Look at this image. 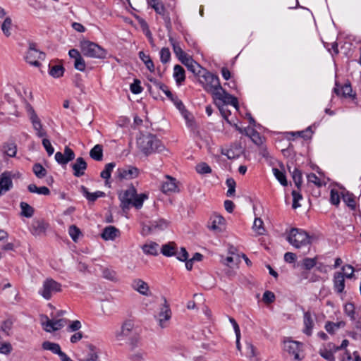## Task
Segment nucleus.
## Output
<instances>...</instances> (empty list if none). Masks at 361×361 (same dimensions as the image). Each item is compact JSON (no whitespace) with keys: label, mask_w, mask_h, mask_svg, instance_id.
Wrapping results in <instances>:
<instances>
[{"label":"nucleus","mask_w":361,"mask_h":361,"mask_svg":"<svg viewBox=\"0 0 361 361\" xmlns=\"http://www.w3.org/2000/svg\"><path fill=\"white\" fill-rule=\"evenodd\" d=\"M80 361H101L98 356V353L95 347L92 345H87V355Z\"/></svg>","instance_id":"nucleus-27"},{"label":"nucleus","mask_w":361,"mask_h":361,"mask_svg":"<svg viewBox=\"0 0 361 361\" xmlns=\"http://www.w3.org/2000/svg\"><path fill=\"white\" fill-rule=\"evenodd\" d=\"M115 166L116 164L114 162L106 164L105 169L100 173V176L106 180H109L111 177V173Z\"/></svg>","instance_id":"nucleus-44"},{"label":"nucleus","mask_w":361,"mask_h":361,"mask_svg":"<svg viewBox=\"0 0 361 361\" xmlns=\"http://www.w3.org/2000/svg\"><path fill=\"white\" fill-rule=\"evenodd\" d=\"M4 149V152L6 155L14 157L17 152V147L16 145L13 142H7L5 143L3 146Z\"/></svg>","instance_id":"nucleus-40"},{"label":"nucleus","mask_w":361,"mask_h":361,"mask_svg":"<svg viewBox=\"0 0 361 361\" xmlns=\"http://www.w3.org/2000/svg\"><path fill=\"white\" fill-rule=\"evenodd\" d=\"M334 91L338 97H343L350 99H354L355 97V93L353 92L352 87L349 83H345L342 86H339L338 84H336Z\"/></svg>","instance_id":"nucleus-14"},{"label":"nucleus","mask_w":361,"mask_h":361,"mask_svg":"<svg viewBox=\"0 0 361 361\" xmlns=\"http://www.w3.org/2000/svg\"><path fill=\"white\" fill-rule=\"evenodd\" d=\"M184 118L187 123L188 126L192 130H194L197 128V125L195 121L193 114H184Z\"/></svg>","instance_id":"nucleus-61"},{"label":"nucleus","mask_w":361,"mask_h":361,"mask_svg":"<svg viewBox=\"0 0 361 361\" xmlns=\"http://www.w3.org/2000/svg\"><path fill=\"white\" fill-rule=\"evenodd\" d=\"M21 215L27 218L31 217L34 214V209L26 202L20 203Z\"/></svg>","instance_id":"nucleus-43"},{"label":"nucleus","mask_w":361,"mask_h":361,"mask_svg":"<svg viewBox=\"0 0 361 361\" xmlns=\"http://www.w3.org/2000/svg\"><path fill=\"white\" fill-rule=\"evenodd\" d=\"M154 231L165 229L168 226V222L164 219H159L152 222Z\"/></svg>","instance_id":"nucleus-59"},{"label":"nucleus","mask_w":361,"mask_h":361,"mask_svg":"<svg viewBox=\"0 0 361 361\" xmlns=\"http://www.w3.org/2000/svg\"><path fill=\"white\" fill-rule=\"evenodd\" d=\"M42 347L45 350H49L54 354L59 355L61 350V347L58 343H51L50 341H44L42 344Z\"/></svg>","instance_id":"nucleus-35"},{"label":"nucleus","mask_w":361,"mask_h":361,"mask_svg":"<svg viewBox=\"0 0 361 361\" xmlns=\"http://www.w3.org/2000/svg\"><path fill=\"white\" fill-rule=\"evenodd\" d=\"M342 199L343 202L347 204V206L349 207L351 209H355V200L352 194H349L348 192L346 194L343 193Z\"/></svg>","instance_id":"nucleus-48"},{"label":"nucleus","mask_w":361,"mask_h":361,"mask_svg":"<svg viewBox=\"0 0 361 361\" xmlns=\"http://www.w3.org/2000/svg\"><path fill=\"white\" fill-rule=\"evenodd\" d=\"M44 329L47 332H52L61 329L66 324V320L63 319H49L46 317V321L42 323Z\"/></svg>","instance_id":"nucleus-12"},{"label":"nucleus","mask_w":361,"mask_h":361,"mask_svg":"<svg viewBox=\"0 0 361 361\" xmlns=\"http://www.w3.org/2000/svg\"><path fill=\"white\" fill-rule=\"evenodd\" d=\"M262 300L266 304H271L275 300V295L273 292L267 290L264 293Z\"/></svg>","instance_id":"nucleus-60"},{"label":"nucleus","mask_w":361,"mask_h":361,"mask_svg":"<svg viewBox=\"0 0 361 361\" xmlns=\"http://www.w3.org/2000/svg\"><path fill=\"white\" fill-rule=\"evenodd\" d=\"M12 327L13 322L11 319H6L2 323L1 329L6 336H11Z\"/></svg>","instance_id":"nucleus-54"},{"label":"nucleus","mask_w":361,"mask_h":361,"mask_svg":"<svg viewBox=\"0 0 361 361\" xmlns=\"http://www.w3.org/2000/svg\"><path fill=\"white\" fill-rule=\"evenodd\" d=\"M224 225V219L220 216L214 214L212 216L208 227L210 230L219 232L222 230Z\"/></svg>","instance_id":"nucleus-22"},{"label":"nucleus","mask_w":361,"mask_h":361,"mask_svg":"<svg viewBox=\"0 0 361 361\" xmlns=\"http://www.w3.org/2000/svg\"><path fill=\"white\" fill-rule=\"evenodd\" d=\"M233 126H235V129L240 133L245 134L246 136L249 137L250 138L257 131L252 127H240L237 123H234Z\"/></svg>","instance_id":"nucleus-47"},{"label":"nucleus","mask_w":361,"mask_h":361,"mask_svg":"<svg viewBox=\"0 0 361 361\" xmlns=\"http://www.w3.org/2000/svg\"><path fill=\"white\" fill-rule=\"evenodd\" d=\"M117 177L120 180H130L137 178L140 174L137 168L133 166H127L117 169Z\"/></svg>","instance_id":"nucleus-8"},{"label":"nucleus","mask_w":361,"mask_h":361,"mask_svg":"<svg viewBox=\"0 0 361 361\" xmlns=\"http://www.w3.org/2000/svg\"><path fill=\"white\" fill-rule=\"evenodd\" d=\"M252 230L258 235H264L266 229L264 226V222L260 218H255L254 220Z\"/></svg>","instance_id":"nucleus-30"},{"label":"nucleus","mask_w":361,"mask_h":361,"mask_svg":"<svg viewBox=\"0 0 361 361\" xmlns=\"http://www.w3.org/2000/svg\"><path fill=\"white\" fill-rule=\"evenodd\" d=\"M283 348L289 354L293 355L295 360H300V343L293 341H285Z\"/></svg>","instance_id":"nucleus-17"},{"label":"nucleus","mask_w":361,"mask_h":361,"mask_svg":"<svg viewBox=\"0 0 361 361\" xmlns=\"http://www.w3.org/2000/svg\"><path fill=\"white\" fill-rule=\"evenodd\" d=\"M226 183L227 187L228 188V190L226 193L227 196H233L235 195L236 185L235 180L232 178H229L226 180Z\"/></svg>","instance_id":"nucleus-55"},{"label":"nucleus","mask_w":361,"mask_h":361,"mask_svg":"<svg viewBox=\"0 0 361 361\" xmlns=\"http://www.w3.org/2000/svg\"><path fill=\"white\" fill-rule=\"evenodd\" d=\"M161 253L166 257H171L176 255V247L174 243H169L162 246Z\"/></svg>","instance_id":"nucleus-32"},{"label":"nucleus","mask_w":361,"mask_h":361,"mask_svg":"<svg viewBox=\"0 0 361 361\" xmlns=\"http://www.w3.org/2000/svg\"><path fill=\"white\" fill-rule=\"evenodd\" d=\"M173 77L176 83L180 85L185 80V71L180 65H175L173 67Z\"/></svg>","instance_id":"nucleus-26"},{"label":"nucleus","mask_w":361,"mask_h":361,"mask_svg":"<svg viewBox=\"0 0 361 361\" xmlns=\"http://www.w3.org/2000/svg\"><path fill=\"white\" fill-rule=\"evenodd\" d=\"M32 126L36 131V135L39 137H44L47 136V132L43 128L41 120L37 116V114H32L30 117Z\"/></svg>","instance_id":"nucleus-21"},{"label":"nucleus","mask_w":361,"mask_h":361,"mask_svg":"<svg viewBox=\"0 0 361 361\" xmlns=\"http://www.w3.org/2000/svg\"><path fill=\"white\" fill-rule=\"evenodd\" d=\"M187 68L190 71H191L192 73L197 75L198 77L205 70V68H202L200 64H198L195 61H193L192 63H190Z\"/></svg>","instance_id":"nucleus-50"},{"label":"nucleus","mask_w":361,"mask_h":361,"mask_svg":"<svg viewBox=\"0 0 361 361\" xmlns=\"http://www.w3.org/2000/svg\"><path fill=\"white\" fill-rule=\"evenodd\" d=\"M199 82L207 92L212 94L216 105L230 104L237 111H240L238 99L223 89L217 75L205 69L199 76Z\"/></svg>","instance_id":"nucleus-1"},{"label":"nucleus","mask_w":361,"mask_h":361,"mask_svg":"<svg viewBox=\"0 0 361 361\" xmlns=\"http://www.w3.org/2000/svg\"><path fill=\"white\" fill-rule=\"evenodd\" d=\"M131 286L133 290L137 291L142 295L150 296L152 295L147 283L140 279H134L132 282Z\"/></svg>","instance_id":"nucleus-16"},{"label":"nucleus","mask_w":361,"mask_h":361,"mask_svg":"<svg viewBox=\"0 0 361 361\" xmlns=\"http://www.w3.org/2000/svg\"><path fill=\"white\" fill-rule=\"evenodd\" d=\"M32 169L37 178H42L47 175V170L40 164H34Z\"/></svg>","instance_id":"nucleus-53"},{"label":"nucleus","mask_w":361,"mask_h":361,"mask_svg":"<svg viewBox=\"0 0 361 361\" xmlns=\"http://www.w3.org/2000/svg\"><path fill=\"white\" fill-rule=\"evenodd\" d=\"M150 81L153 82L154 87L157 90H161L168 97H172V93L169 90L168 87L165 85L164 83L152 79H150Z\"/></svg>","instance_id":"nucleus-42"},{"label":"nucleus","mask_w":361,"mask_h":361,"mask_svg":"<svg viewBox=\"0 0 361 361\" xmlns=\"http://www.w3.org/2000/svg\"><path fill=\"white\" fill-rule=\"evenodd\" d=\"M49 73L54 78H60L63 75L64 68L61 65H49Z\"/></svg>","instance_id":"nucleus-36"},{"label":"nucleus","mask_w":361,"mask_h":361,"mask_svg":"<svg viewBox=\"0 0 361 361\" xmlns=\"http://www.w3.org/2000/svg\"><path fill=\"white\" fill-rule=\"evenodd\" d=\"M74 67L75 69L80 71H84L85 70L86 64L82 56L76 59V60L74 61Z\"/></svg>","instance_id":"nucleus-62"},{"label":"nucleus","mask_w":361,"mask_h":361,"mask_svg":"<svg viewBox=\"0 0 361 361\" xmlns=\"http://www.w3.org/2000/svg\"><path fill=\"white\" fill-rule=\"evenodd\" d=\"M130 89L133 94L140 93L142 91V87L140 85V81L135 79L133 83L130 85Z\"/></svg>","instance_id":"nucleus-64"},{"label":"nucleus","mask_w":361,"mask_h":361,"mask_svg":"<svg viewBox=\"0 0 361 361\" xmlns=\"http://www.w3.org/2000/svg\"><path fill=\"white\" fill-rule=\"evenodd\" d=\"M87 166V163L82 157L77 158L75 162L72 165L74 176L76 177L83 176Z\"/></svg>","instance_id":"nucleus-20"},{"label":"nucleus","mask_w":361,"mask_h":361,"mask_svg":"<svg viewBox=\"0 0 361 361\" xmlns=\"http://www.w3.org/2000/svg\"><path fill=\"white\" fill-rule=\"evenodd\" d=\"M135 195L136 190L134 188H129L120 194L119 199L121 200V207L123 209L130 207Z\"/></svg>","instance_id":"nucleus-13"},{"label":"nucleus","mask_w":361,"mask_h":361,"mask_svg":"<svg viewBox=\"0 0 361 361\" xmlns=\"http://www.w3.org/2000/svg\"><path fill=\"white\" fill-rule=\"evenodd\" d=\"M139 57L140 60L145 63L147 68L151 72L154 73L155 68L152 60L151 59L149 55L146 54L144 51L139 52Z\"/></svg>","instance_id":"nucleus-29"},{"label":"nucleus","mask_w":361,"mask_h":361,"mask_svg":"<svg viewBox=\"0 0 361 361\" xmlns=\"http://www.w3.org/2000/svg\"><path fill=\"white\" fill-rule=\"evenodd\" d=\"M69 234L72 238L73 240L76 242L78 238V236L80 234V231L76 226L72 225L69 228Z\"/></svg>","instance_id":"nucleus-63"},{"label":"nucleus","mask_w":361,"mask_h":361,"mask_svg":"<svg viewBox=\"0 0 361 361\" xmlns=\"http://www.w3.org/2000/svg\"><path fill=\"white\" fill-rule=\"evenodd\" d=\"M120 235V231L113 226L106 227L102 233V238L105 240H114Z\"/></svg>","instance_id":"nucleus-23"},{"label":"nucleus","mask_w":361,"mask_h":361,"mask_svg":"<svg viewBox=\"0 0 361 361\" xmlns=\"http://www.w3.org/2000/svg\"><path fill=\"white\" fill-rule=\"evenodd\" d=\"M312 133L313 132L310 126L307 128L305 130L288 133V134L293 136L301 137L305 139H310L312 137Z\"/></svg>","instance_id":"nucleus-45"},{"label":"nucleus","mask_w":361,"mask_h":361,"mask_svg":"<svg viewBox=\"0 0 361 361\" xmlns=\"http://www.w3.org/2000/svg\"><path fill=\"white\" fill-rule=\"evenodd\" d=\"M29 192L37 193L38 195H49L50 194L49 189L46 186L37 187L35 184H30L27 187Z\"/></svg>","instance_id":"nucleus-34"},{"label":"nucleus","mask_w":361,"mask_h":361,"mask_svg":"<svg viewBox=\"0 0 361 361\" xmlns=\"http://www.w3.org/2000/svg\"><path fill=\"white\" fill-rule=\"evenodd\" d=\"M61 284L51 278L47 279L44 282L40 295L46 300H49L53 295L61 291Z\"/></svg>","instance_id":"nucleus-5"},{"label":"nucleus","mask_w":361,"mask_h":361,"mask_svg":"<svg viewBox=\"0 0 361 361\" xmlns=\"http://www.w3.org/2000/svg\"><path fill=\"white\" fill-rule=\"evenodd\" d=\"M90 156L96 161H102L103 158V148L101 145H96L90 152Z\"/></svg>","instance_id":"nucleus-33"},{"label":"nucleus","mask_w":361,"mask_h":361,"mask_svg":"<svg viewBox=\"0 0 361 361\" xmlns=\"http://www.w3.org/2000/svg\"><path fill=\"white\" fill-rule=\"evenodd\" d=\"M158 244L150 243L142 246L143 252L147 255H157L158 254Z\"/></svg>","instance_id":"nucleus-38"},{"label":"nucleus","mask_w":361,"mask_h":361,"mask_svg":"<svg viewBox=\"0 0 361 361\" xmlns=\"http://www.w3.org/2000/svg\"><path fill=\"white\" fill-rule=\"evenodd\" d=\"M160 61L162 63H166L169 62L171 59V52L169 48L164 47L159 52Z\"/></svg>","instance_id":"nucleus-56"},{"label":"nucleus","mask_w":361,"mask_h":361,"mask_svg":"<svg viewBox=\"0 0 361 361\" xmlns=\"http://www.w3.org/2000/svg\"><path fill=\"white\" fill-rule=\"evenodd\" d=\"M272 172L276 178L279 181V183L283 186H287L288 185V181L286 179V176L285 175V173L276 168L272 169Z\"/></svg>","instance_id":"nucleus-39"},{"label":"nucleus","mask_w":361,"mask_h":361,"mask_svg":"<svg viewBox=\"0 0 361 361\" xmlns=\"http://www.w3.org/2000/svg\"><path fill=\"white\" fill-rule=\"evenodd\" d=\"M13 175L5 171L0 175V196L8 192L13 188Z\"/></svg>","instance_id":"nucleus-10"},{"label":"nucleus","mask_w":361,"mask_h":361,"mask_svg":"<svg viewBox=\"0 0 361 361\" xmlns=\"http://www.w3.org/2000/svg\"><path fill=\"white\" fill-rule=\"evenodd\" d=\"M161 190L166 195L179 192L176 179L166 175L161 185Z\"/></svg>","instance_id":"nucleus-9"},{"label":"nucleus","mask_w":361,"mask_h":361,"mask_svg":"<svg viewBox=\"0 0 361 361\" xmlns=\"http://www.w3.org/2000/svg\"><path fill=\"white\" fill-rule=\"evenodd\" d=\"M134 323L132 320H126L121 325V329L115 333L116 341H121L128 337L134 329Z\"/></svg>","instance_id":"nucleus-11"},{"label":"nucleus","mask_w":361,"mask_h":361,"mask_svg":"<svg viewBox=\"0 0 361 361\" xmlns=\"http://www.w3.org/2000/svg\"><path fill=\"white\" fill-rule=\"evenodd\" d=\"M48 224L43 220H34L31 226V232L33 235H39L44 233Z\"/></svg>","instance_id":"nucleus-24"},{"label":"nucleus","mask_w":361,"mask_h":361,"mask_svg":"<svg viewBox=\"0 0 361 361\" xmlns=\"http://www.w3.org/2000/svg\"><path fill=\"white\" fill-rule=\"evenodd\" d=\"M196 171L200 174H207L212 173L211 167L205 162L198 164L195 167Z\"/></svg>","instance_id":"nucleus-52"},{"label":"nucleus","mask_w":361,"mask_h":361,"mask_svg":"<svg viewBox=\"0 0 361 361\" xmlns=\"http://www.w3.org/2000/svg\"><path fill=\"white\" fill-rule=\"evenodd\" d=\"M169 42H170L171 45L173 47L174 54H176V57L178 59H180V58H182L183 56H185L186 54L182 49V48L180 45V43L178 41H176L173 37H170Z\"/></svg>","instance_id":"nucleus-31"},{"label":"nucleus","mask_w":361,"mask_h":361,"mask_svg":"<svg viewBox=\"0 0 361 361\" xmlns=\"http://www.w3.org/2000/svg\"><path fill=\"white\" fill-rule=\"evenodd\" d=\"M171 317V311L166 298H164V304L160 307L157 315V320L161 328L164 329L168 326V322Z\"/></svg>","instance_id":"nucleus-7"},{"label":"nucleus","mask_w":361,"mask_h":361,"mask_svg":"<svg viewBox=\"0 0 361 361\" xmlns=\"http://www.w3.org/2000/svg\"><path fill=\"white\" fill-rule=\"evenodd\" d=\"M81 192L90 202H94L97 198L104 197L105 195V193L102 191L90 192L85 186H81Z\"/></svg>","instance_id":"nucleus-28"},{"label":"nucleus","mask_w":361,"mask_h":361,"mask_svg":"<svg viewBox=\"0 0 361 361\" xmlns=\"http://www.w3.org/2000/svg\"><path fill=\"white\" fill-rule=\"evenodd\" d=\"M303 324L305 326L302 331L303 333L307 336H311L314 326V322L312 315L310 311L304 312Z\"/></svg>","instance_id":"nucleus-19"},{"label":"nucleus","mask_w":361,"mask_h":361,"mask_svg":"<svg viewBox=\"0 0 361 361\" xmlns=\"http://www.w3.org/2000/svg\"><path fill=\"white\" fill-rule=\"evenodd\" d=\"M102 276L104 279L111 281H118L116 272L114 270L109 268H105L103 269Z\"/></svg>","instance_id":"nucleus-49"},{"label":"nucleus","mask_w":361,"mask_h":361,"mask_svg":"<svg viewBox=\"0 0 361 361\" xmlns=\"http://www.w3.org/2000/svg\"><path fill=\"white\" fill-rule=\"evenodd\" d=\"M25 59L30 65L38 67L40 65L39 60L44 59V54L35 49L33 44H30Z\"/></svg>","instance_id":"nucleus-6"},{"label":"nucleus","mask_w":361,"mask_h":361,"mask_svg":"<svg viewBox=\"0 0 361 361\" xmlns=\"http://www.w3.org/2000/svg\"><path fill=\"white\" fill-rule=\"evenodd\" d=\"M80 47L82 54L87 57L104 59L106 56V51L104 48L89 40L81 41Z\"/></svg>","instance_id":"nucleus-3"},{"label":"nucleus","mask_w":361,"mask_h":361,"mask_svg":"<svg viewBox=\"0 0 361 361\" xmlns=\"http://www.w3.org/2000/svg\"><path fill=\"white\" fill-rule=\"evenodd\" d=\"M146 199H147V195L145 193H142L140 195L136 194L131 204L137 209H140L142 207L143 202Z\"/></svg>","instance_id":"nucleus-46"},{"label":"nucleus","mask_w":361,"mask_h":361,"mask_svg":"<svg viewBox=\"0 0 361 361\" xmlns=\"http://www.w3.org/2000/svg\"><path fill=\"white\" fill-rule=\"evenodd\" d=\"M132 116L133 120V127L134 128H140L141 126L148 128L152 126V123L146 114H132Z\"/></svg>","instance_id":"nucleus-18"},{"label":"nucleus","mask_w":361,"mask_h":361,"mask_svg":"<svg viewBox=\"0 0 361 361\" xmlns=\"http://www.w3.org/2000/svg\"><path fill=\"white\" fill-rule=\"evenodd\" d=\"M345 275L341 272H336L334 276V286L336 290L341 293L345 288Z\"/></svg>","instance_id":"nucleus-25"},{"label":"nucleus","mask_w":361,"mask_h":361,"mask_svg":"<svg viewBox=\"0 0 361 361\" xmlns=\"http://www.w3.org/2000/svg\"><path fill=\"white\" fill-rule=\"evenodd\" d=\"M345 325V323L343 321L334 323L331 322H327L325 324V329L326 331H328L329 334H334L336 330L344 327Z\"/></svg>","instance_id":"nucleus-37"},{"label":"nucleus","mask_w":361,"mask_h":361,"mask_svg":"<svg viewBox=\"0 0 361 361\" xmlns=\"http://www.w3.org/2000/svg\"><path fill=\"white\" fill-rule=\"evenodd\" d=\"M75 158V154L73 151L68 147H66L64 149V153L62 154L58 152L55 154L56 161L62 165L68 164Z\"/></svg>","instance_id":"nucleus-15"},{"label":"nucleus","mask_w":361,"mask_h":361,"mask_svg":"<svg viewBox=\"0 0 361 361\" xmlns=\"http://www.w3.org/2000/svg\"><path fill=\"white\" fill-rule=\"evenodd\" d=\"M12 25L11 18L10 17H6L1 25L2 32L6 37H9L11 35Z\"/></svg>","instance_id":"nucleus-41"},{"label":"nucleus","mask_w":361,"mask_h":361,"mask_svg":"<svg viewBox=\"0 0 361 361\" xmlns=\"http://www.w3.org/2000/svg\"><path fill=\"white\" fill-rule=\"evenodd\" d=\"M317 257L309 258L306 257L302 261V266L306 270H310L316 266Z\"/></svg>","instance_id":"nucleus-51"},{"label":"nucleus","mask_w":361,"mask_h":361,"mask_svg":"<svg viewBox=\"0 0 361 361\" xmlns=\"http://www.w3.org/2000/svg\"><path fill=\"white\" fill-rule=\"evenodd\" d=\"M140 150L146 156L162 150L163 146L157 137L152 134H141L137 139Z\"/></svg>","instance_id":"nucleus-2"},{"label":"nucleus","mask_w":361,"mask_h":361,"mask_svg":"<svg viewBox=\"0 0 361 361\" xmlns=\"http://www.w3.org/2000/svg\"><path fill=\"white\" fill-rule=\"evenodd\" d=\"M287 240L297 249L311 244V238L308 233L298 228H292L290 230L287 237Z\"/></svg>","instance_id":"nucleus-4"},{"label":"nucleus","mask_w":361,"mask_h":361,"mask_svg":"<svg viewBox=\"0 0 361 361\" xmlns=\"http://www.w3.org/2000/svg\"><path fill=\"white\" fill-rule=\"evenodd\" d=\"M319 355L327 361H334L335 360L334 353L331 350L321 349Z\"/></svg>","instance_id":"nucleus-58"},{"label":"nucleus","mask_w":361,"mask_h":361,"mask_svg":"<svg viewBox=\"0 0 361 361\" xmlns=\"http://www.w3.org/2000/svg\"><path fill=\"white\" fill-rule=\"evenodd\" d=\"M292 178L297 188H300L302 184L301 171L298 169H295L292 172Z\"/></svg>","instance_id":"nucleus-57"}]
</instances>
